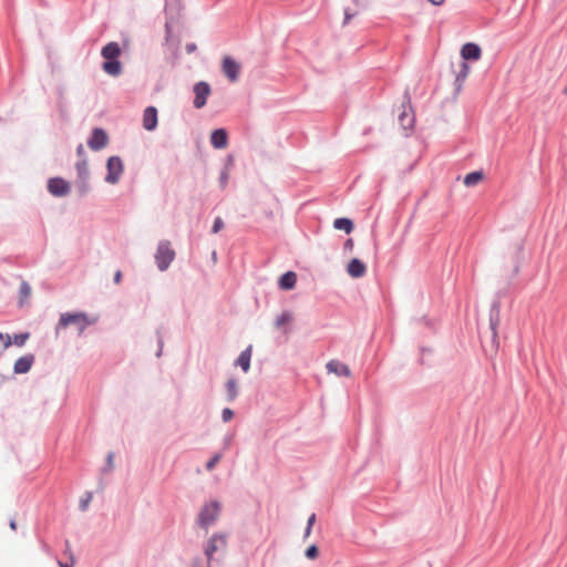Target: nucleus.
<instances>
[{
	"mask_svg": "<svg viewBox=\"0 0 567 567\" xmlns=\"http://www.w3.org/2000/svg\"><path fill=\"white\" fill-rule=\"evenodd\" d=\"M92 499V493L91 492H86L84 494V496L80 499V503H79V509L81 512H85L89 507V504Z\"/></svg>",
	"mask_w": 567,
	"mask_h": 567,
	"instance_id": "obj_29",
	"label": "nucleus"
},
{
	"mask_svg": "<svg viewBox=\"0 0 567 567\" xmlns=\"http://www.w3.org/2000/svg\"><path fill=\"white\" fill-rule=\"evenodd\" d=\"M225 224H224V220L221 219V217H216L214 219V224H213V227H212V233L213 234H217L219 230H221L224 228Z\"/></svg>",
	"mask_w": 567,
	"mask_h": 567,
	"instance_id": "obj_34",
	"label": "nucleus"
},
{
	"mask_svg": "<svg viewBox=\"0 0 567 567\" xmlns=\"http://www.w3.org/2000/svg\"><path fill=\"white\" fill-rule=\"evenodd\" d=\"M76 155L79 156V159L86 158V154H85V151H84V147H83L82 144L78 145V147H76Z\"/></svg>",
	"mask_w": 567,
	"mask_h": 567,
	"instance_id": "obj_43",
	"label": "nucleus"
},
{
	"mask_svg": "<svg viewBox=\"0 0 567 567\" xmlns=\"http://www.w3.org/2000/svg\"><path fill=\"white\" fill-rule=\"evenodd\" d=\"M109 143V136H107V133L101 128V127H95L93 128L89 140H87V146L92 150V151H101L102 148H104Z\"/></svg>",
	"mask_w": 567,
	"mask_h": 567,
	"instance_id": "obj_10",
	"label": "nucleus"
},
{
	"mask_svg": "<svg viewBox=\"0 0 567 567\" xmlns=\"http://www.w3.org/2000/svg\"><path fill=\"white\" fill-rule=\"evenodd\" d=\"M122 280V271L121 270H117L114 275V282L115 284H120Z\"/></svg>",
	"mask_w": 567,
	"mask_h": 567,
	"instance_id": "obj_44",
	"label": "nucleus"
},
{
	"mask_svg": "<svg viewBox=\"0 0 567 567\" xmlns=\"http://www.w3.org/2000/svg\"><path fill=\"white\" fill-rule=\"evenodd\" d=\"M482 50L478 44L474 42H467L465 43L461 49V56L463 61H477L481 59Z\"/></svg>",
	"mask_w": 567,
	"mask_h": 567,
	"instance_id": "obj_12",
	"label": "nucleus"
},
{
	"mask_svg": "<svg viewBox=\"0 0 567 567\" xmlns=\"http://www.w3.org/2000/svg\"><path fill=\"white\" fill-rule=\"evenodd\" d=\"M297 282V275L293 271H287L282 274L278 280V286L282 290H291L295 288Z\"/></svg>",
	"mask_w": 567,
	"mask_h": 567,
	"instance_id": "obj_18",
	"label": "nucleus"
},
{
	"mask_svg": "<svg viewBox=\"0 0 567 567\" xmlns=\"http://www.w3.org/2000/svg\"><path fill=\"white\" fill-rule=\"evenodd\" d=\"M347 270L352 278H361L365 275L367 267L360 259L353 258L348 264Z\"/></svg>",
	"mask_w": 567,
	"mask_h": 567,
	"instance_id": "obj_16",
	"label": "nucleus"
},
{
	"mask_svg": "<svg viewBox=\"0 0 567 567\" xmlns=\"http://www.w3.org/2000/svg\"><path fill=\"white\" fill-rule=\"evenodd\" d=\"M221 505L218 501H210L206 503L199 511L196 523L197 525L205 530H208L210 526H213L220 516Z\"/></svg>",
	"mask_w": 567,
	"mask_h": 567,
	"instance_id": "obj_1",
	"label": "nucleus"
},
{
	"mask_svg": "<svg viewBox=\"0 0 567 567\" xmlns=\"http://www.w3.org/2000/svg\"><path fill=\"white\" fill-rule=\"evenodd\" d=\"M468 73H470V65L467 62L465 61H462L460 63V69L456 73V76H455V91L456 92H460L461 89H462V85L464 83V81L466 80V78L468 76Z\"/></svg>",
	"mask_w": 567,
	"mask_h": 567,
	"instance_id": "obj_19",
	"label": "nucleus"
},
{
	"mask_svg": "<svg viewBox=\"0 0 567 567\" xmlns=\"http://www.w3.org/2000/svg\"><path fill=\"white\" fill-rule=\"evenodd\" d=\"M293 320V315L289 310H285L281 315L277 316L275 320V327L277 329L282 328L285 324L290 323Z\"/></svg>",
	"mask_w": 567,
	"mask_h": 567,
	"instance_id": "obj_27",
	"label": "nucleus"
},
{
	"mask_svg": "<svg viewBox=\"0 0 567 567\" xmlns=\"http://www.w3.org/2000/svg\"><path fill=\"white\" fill-rule=\"evenodd\" d=\"M157 126V110L155 106H147L143 113V127L146 131H154Z\"/></svg>",
	"mask_w": 567,
	"mask_h": 567,
	"instance_id": "obj_13",
	"label": "nucleus"
},
{
	"mask_svg": "<svg viewBox=\"0 0 567 567\" xmlns=\"http://www.w3.org/2000/svg\"><path fill=\"white\" fill-rule=\"evenodd\" d=\"M221 458V454L217 453L215 454L207 463H206V470L212 471L215 468L216 464Z\"/></svg>",
	"mask_w": 567,
	"mask_h": 567,
	"instance_id": "obj_35",
	"label": "nucleus"
},
{
	"mask_svg": "<svg viewBox=\"0 0 567 567\" xmlns=\"http://www.w3.org/2000/svg\"><path fill=\"white\" fill-rule=\"evenodd\" d=\"M229 174L227 169H223L219 175V185L224 189L227 186Z\"/></svg>",
	"mask_w": 567,
	"mask_h": 567,
	"instance_id": "obj_37",
	"label": "nucleus"
},
{
	"mask_svg": "<svg viewBox=\"0 0 567 567\" xmlns=\"http://www.w3.org/2000/svg\"><path fill=\"white\" fill-rule=\"evenodd\" d=\"M185 50L187 54H192L197 50V45L194 42H189L185 45Z\"/></svg>",
	"mask_w": 567,
	"mask_h": 567,
	"instance_id": "obj_42",
	"label": "nucleus"
},
{
	"mask_svg": "<svg viewBox=\"0 0 567 567\" xmlns=\"http://www.w3.org/2000/svg\"><path fill=\"white\" fill-rule=\"evenodd\" d=\"M228 134L225 128H216L212 132L210 144L214 148L221 150L227 146Z\"/></svg>",
	"mask_w": 567,
	"mask_h": 567,
	"instance_id": "obj_14",
	"label": "nucleus"
},
{
	"mask_svg": "<svg viewBox=\"0 0 567 567\" xmlns=\"http://www.w3.org/2000/svg\"><path fill=\"white\" fill-rule=\"evenodd\" d=\"M316 522V514H311L307 520V526L312 527Z\"/></svg>",
	"mask_w": 567,
	"mask_h": 567,
	"instance_id": "obj_45",
	"label": "nucleus"
},
{
	"mask_svg": "<svg viewBox=\"0 0 567 567\" xmlns=\"http://www.w3.org/2000/svg\"><path fill=\"white\" fill-rule=\"evenodd\" d=\"M328 372L330 373H334L339 377H351V371L349 369V367L344 363H342L341 361L339 360H330L327 365H326Z\"/></svg>",
	"mask_w": 567,
	"mask_h": 567,
	"instance_id": "obj_15",
	"label": "nucleus"
},
{
	"mask_svg": "<svg viewBox=\"0 0 567 567\" xmlns=\"http://www.w3.org/2000/svg\"><path fill=\"white\" fill-rule=\"evenodd\" d=\"M90 177H76L75 189L80 197H84L90 190Z\"/></svg>",
	"mask_w": 567,
	"mask_h": 567,
	"instance_id": "obj_24",
	"label": "nucleus"
},
{
	"mask_svg": "<svg viewBox=\"0 0 567 567\" xmlns=\"http://www.w3.org/2000/svg\"><path fill=\"white\" fill-rule=\"evenodd\" d=\"M175 256L176 254L175 250L171 247V243L168 240H161L155 252V262L158 270H167L175 259Z\"/></svg>",
	"mask_w": 567,
	"mask_h": 567,
	"instance_id": "obj_2",
	"label": "nucleus"
},
{
	"mask_svg": "<svg viewBox=\"0 0 567 567\" xmlns=\"http://www.w3.org/2000/svg\"><path fill=\"white\" fill-rule=\"evenodd\" d=\"M483 177H484V175H483V172H481V171L471 172L464 177V184L467 187L475 186L477 183H480L483 179Z\"/></svg>",
	"mask_w": 567,
	"mask_h": 567,
	"instance_id": "obj_26",
	"label": "nucleus"
},
{
	"mask_svg": "<svg viewBox=\"0 0 567 567\" xmlns=\"http://www.w3.org/2000/svg\"><path fill=\"white\" fill-rule=\"evenodd\" d=\"M59 565H60V567H73V565H74V558H73V557H71V561H70V563H65V564H63V563H61V561H60V563H59Z\"/></svg>",
	"mask_w": 567,
	"mask_h": 567,
	"instance_id": "obj_46",
	"label": "nucleus"
},
{
	"mask_svg": "<svg viewBox=\"0 0 567 567\" xmlns=\"http://www.w3.org/2000/svg\"><path fill=\"white\" fill-rule=\"evenodd\" d=\"M76 177H90L87 158H81L75 163Z\"/></svg>",
	"mask_w": 567,
	"mask_h": 567,
	"instance_id": "obj_28",
	"label": "nucleus"
},
{
	"mask_svg": "<svg viewBox=\"0 0 567 567\" xmlns=\"http://www.w3.org/2000/svg\"><path fill=\"white\" fill-rule=\"evenodd\" d=\"M225 388H226L227 400L229 402H233L238 395L237 381L234 378L228 379L225 384Z\"/></svg>",
	"mask_w": 567,
	"mask_h": 567,
	"instance_id": "obj_25",
	"label": "nucleus"
},
{
	"mask_svg": "<svg viewBox=\"0 0 567 567\" xmlns=\"http://www.w3.org/2000/svg\"><path fill=\"white\" fill-rule=\"evenodd\" d=\"M352 246H353V241H352V239H351V238L347 239V240H346V243H344V247H346V248H348V247H349V248H352Z\"/></svg>",
	"mask_w": 567,
	"mask_h": 567,
	"instance_id": "obj_48",
	"label": "nucleus"
},
{
	"mask_svg": "<svg viewBox=\"0 0 567 567\" xmlns=\"http://www.w3.org/2000/svg\"><path fill=\"white\" fill-rule=\"evenodd\" d=\"M165 32H166V40H168L172 35V21L169 19H166Z\"/></svg>",
	"mask_w": 567,
	"mask_h": 567,
	"instance_id": "obj_41",
	"label": "nucleus"
},
{
	"mask_svg": "<svg viewBox=\"0 0 567 567\" xmlns=\"http://www.w3.org/2000/svg\"><path fill=\"white\" fill-rule=\"evenodd\" d=\"M195 99L193 101L194 107L199 110L207 103V99L212 92L210 85L205 81H199L194 85L193 89Z\"/></svg>",
	"mask_w": 567,
	"mask_h": 567,
	"instance_id": "obj_8",
	"label": "nucleus"
},
{
	"mask_svg": "<svg viewBox=\"0 0 567 567\" xmlns=\"http://www.w3.org/2000/svg\"><path fill=\"white\" fill-rule=\"evenodd\" d=\"M250 359H251V346L246 348L240 352L239 357L236 360V364L239 365L244 372H248L250 368Z\"/></svg>",
	"mask_w": 567,
	"mask_h": 567,
	"instance_id": "obj_21",
	"label": "nucleus"
},
{
	"mask_svg": "<svg viewBox=\"0 0 567 567\" xmlns=\"http://www.w3.org/2000/svg\"><path fill=\"white\" fill-rule=\"evenodd\" d=\"M231 436H226L225 437V445L227 446L230 442H231Z\"/></svg>",
	"mask_w": 567,
	"mask_h": 567,
	"instance_id": "obj_50",
	"label": "nucleus"
},
{
	"mask_svg": "<svg viewBox=\"0 0 567 567\" xmlns=\"http://www.w3.org/2000/svg\"><path fill=\"white\" fill-rule=\"evenodd\" d=\"M48 190L55 197H64L70 194L71 187L64 178L51 177L48 181Z\"/></svg>",
	"mask_w": 567,
	"mask_h": 567,
	"instance_id": "obj_9",
	"label": "nucleus"
},
{
	"mask_svg": "<svg viewBox=\"0 0 567 567\" xmlns=\"http://www.w3.org/2000/svg\"><path fill=\"white\" fill-rule=\"evenodd\" d=\"M234 417V411L229 408H225L221 411V420L223 422H229Z\"/></svg>",
	"mask_w": 567,
	"mask_h": 567,
	"instance_id": "obj_38",
	"label": "nucleus"
},
{
	"mask_svg": "<svg viewBox=\"0 0 567 567\" xmlns=\"http://www.w3.org/2000/svg\"><path fill=\"white\" fill-rule=\"evenodd\" d=\"M102 69L109 75L118 76L122 73V63L118 59L104 61Z\"/></svg>",
	"mask_w": 567,
	"mask_h": 567,
	"instance_id": "obj_20",
	"label": "nucleus"
},
{
	"mask_svg": "<svg viewBox=\"0 0 567 567\" xmlns=\"http://www.w3.org/2000/svg\"><path fill=\"white\" fill-rule=\"evenodd\" d=\"M221 71L231 82H236L240 74V65L231 56L226 55L223 59Z\"/></svg>",
	"mask_w": 567,
	"mask_h": 567,
	"instance_id": "obj_11",
	"label": "nucleus"
},
{
	"mask_svg": "<svg viewBox=\"0 0 567 567\" xmlns=\"http://www.w3.org/2000/svg\"><path fill=\"white\" fill-rule=\"evenodd\" d=\"M106 169L105 182L112 185L118 183L124 171L121 157L116 155L111 156L106 162Z\"/></svg>",
	"mask_w": 567,
	"mask_h": 567,
	"instance_id": "obj_6",
	"label": "nucleus"
},
{
	"mask_svg": "<svg viewBox=\"0 0 567 567\" xmlns=\"http://www.w3.org/2000/svg\"><path fill=\"white\" fill-rule=\"evenodd\" d=\"M357 13L352 12L350 8L344 9V21L343 24H347Z\"/></svg>",
	"mask_w": 567,
	"mask_h": 567,
	"instance_id": "obj_40",
	"label": "nucleus"
},
{
	"mask_svg": "<svg viewBox=\"0 0 567 567\" xmlns=\"http://www.w3.org/2000/svg\"><path fill=\"white\" fill-rule=\"evenodd\" d=\"M113 460H114V452H109L106 455L105 466L102 470L104 473L113 471V468H114Z\"/></svg>",
	"mask_w": 567,
	"mask_h": 567,
	"instance_id": "obj_31",
	"label": "nucleus"
},
{
	"mask_svg": "<svg viewBox=\"0 0 567 567\" xmlns=\"http://www.w3.org/2000/svg\"><path fill=\"white\" fill-rule=\"evenodd\" d=\"M227 534L226 533H214L205 544L204 554L207 558V563L214 558V554L218 550H225L227 548Z\"/></svg>",
	"mask_w": 567,
	"mask_h": 567,
	"instance_id": "obj_5",
	"label": "nucleus"
},
{
	"mask_svg": "<svg viewBox=\"0 0 567 567\" xmlns=\"http://www.w3.org/2000/svg\"><path fill=\"white\" fill-rule=\"evenodd\" d=\"M101 54L105 61L116 60L121 54V48L117 42H109L103 47Z\"/></svg>",
	"mask_w": 567,
	"mask_h": 567,
	"instance_id": "obj_17",
	"label": "nucleus"
},
{
	"mask_svg": "<svg viewBox=\"0 0 567 567\" xmlns=\"http://www.w3.org/2000/svg\"><path fill=\"white\" fill-rule=\"evenodd\" d=\"M501 322V299L496 297L491 305L489 309V329L492 332V342L496 348L498 347L497 341V328Z\"/></svg>",
	"mask_w": 567,
	"mask_h": 567,
	"instance_id": "obj_7",
	"label": "nucleus"
},
{
	"mask_svg": "<svg viewBox=\"0 0 567 567\" xmlns=\"http://www.w3.org/2000/svg\"><path fill=\"white\" fill-rule=\"evenodd\" d=\"M427 1L434 6H441L444 3L445 0H427Z\"/></svg>",
	"mask_w": 567,
	"mask_h": 567,
	"instance_id": "obj_47",
	"label": "nucleus"
},
{
	"mask_svg": "<svg viewBox=\"0 0 567 567\" xmlns=\"http://www.w3.org/2000/svg\"><path fill=\"white\" fill-rule=\"evenodd\" d=\"M308 559H316L319 556V548L317 545H310L305 553Z\"/></svg>",
	"mask_w": 567,
	"mask_h": 567,
	"instance_id": "obj_33",
	"label": "nucleus"
},
{
	"mask_svg": "<svg viewBox=\"0 0 567 567\" xmlns=\"http://www.w3.org/2000/svg\"><path fill=\"white\" fill-rule=\"evenodd\" d=\"M0 341L3 343L4 348H9L12 344V338L8 333L0 332Z\"/></svg>",
	"mask_w": 567,
	"mask_h": 567,
	"instance_id": "obj_39",
	"label": "nucleus"
},
{
	"mask_svg": "<svg viewBox=\"0 0 567 567\" xmlns=\"http://www.w3.org/2000/svg\"><path fill=\"white\" fill-rule=\"evenodd\" d=\"M33 364V357L27 355L18 359L14 363V372L16 373H25L28 372Z\"/></svg>",
	"mask_w": 567,
	"mask_h": 567,
	"instance_id": "obj_22",
	"label": "nucleus"
},
{
	"mask_svg": "<svg viewBox=\"0 0 567 567\" xmlns=\"http://www.w3.org/2000/svg\"><path fill=\"white\" fill-rule=\"evenodd\" d=\"M92 321L89 320L84 312H65L62 313L58 323V329L65 328L69 324H74L78 328L79 334L83 333L84 330L90 326Z\"/></svg>",
	"mask_w": 567,
	"mask_h": 567,
	"instance_id": "obj_3",
	"label": "nucleus"
},
{
	"mask_svg": "<svg viewBox=\"0 0 567 567\" xmlns=\"http://www.w3.org/2000/svg\"><path fill=\"white\" fill-rule=\"evenodd\" d=\"M30 296H31V287L24 282L21 284V286H20L21 303L23 302L24 299H28Z\"/></svg>",
	"mask_w": 567,
	"mask_h": 567,
	"instance_id": "obj_32",
	"label": "nucleus"
},
{
	"mask_svg": "<svg viewBox=\"0 0 567 567\" xmlns=\"http://www.w3.org/2000/svg\"><path fill=\"white\" fill-rule=\"evenodd\" d=\"M333 227L338 230H343L346 234H350L354 228V224L350 218L340 217L334 219Z\"/></svg>",
	"mask_w": 567,
	"mask_h": 567,
	"instance_id": "obj_23",
	"label": "nucleus"
},
{
	"mask_svg": "<svg viewBox=\"0 0 567 567\" xmlns=\"http://www.w3.org/2000/svg\"><path fill=\"white\" fill-rule=\"evenodd\" d=\"M401 107H402V111L398 116L399 123L403 130H405V131L412 130L414 127V123H415V115H414V111L412 109L411 94H410L409 90L404 91L403 102H402Z\"/></svg>",
	"mask_w": 567,
	"mask_h": 567,
	"instance_id": "obj_4",
	"label": "nucleus"
},
{
	"mask_svg": "<svg viewBox=\"0 0 567 567\" xmlns=\"http://www.w3.org/2000/svg\"><path fill=\"white\" fill-rule=\"evenodd\" d=\"M311 529H312V527L306 526L305 535H303L305 538H307L311 534Z\"/></svg>",
	"mask_w": 567,
	"mask_h": 567,
	"instance_id": "obj_49",
	"label": "nucleus"
},
{
	"mask_svg": "<svg viewBox=\"0 0 567 567\" xmlns=\"http://www.w3.org/2000/svg\"><path fill=\"white\" fill-rule=\"evenodd\" d=\"M29 338H30V333L29 332L19 333V334L14 336V338L12 339V343H14L18 347H21V346H23L25 343V341Z\"/></svg>",
	"mask_w": 567,
	"mask_h": 567,
	"instance_id": "obj_30",
	"label": "nucleus"
},
{
	"mask_svg": "<svg viewBox=\"0 0 567 567\" xmlns=\"http://www.w3.org/2000/svg\"><path fill=\"white\" fill-rule=\"evenodd\" d=\"M156 336H157V344H158V349L156 351V357L159 358L162 355L163 347H164V339H163V336H162L159 329L156 331Z\"/></svg>",
	"mask_w": 567,
	"mask_h": 567,
	"instance_id": "obj_36",
	"label": "nucleus"
}]
</instances>
